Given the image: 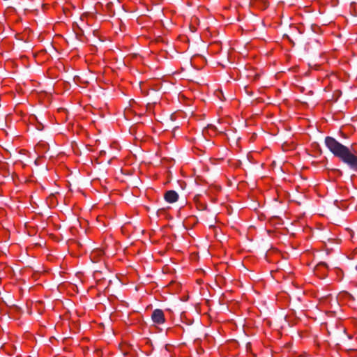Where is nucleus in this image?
<instances>
[{"label":"nucleus","mask_w":357,"mask_h":357,"mask_svg":"<svg viewBox=\"0 0 357 357\" xmlns=\"http://www.w3.org/2000/svg\"><path fill=\"white\" fill-rule=\"evenodd\" d=\"M325 144L334 156L347 164L350 168L357 170V156L351 149L340 143L334 137L327 136L324 139Z\"/></svg>","instance_id":"f257e3e1"},{"label":"nucleus","mask_w":357,"mask_h":357,"mask_svg":"<svg viewBox=\"0 0 357 357\" xmlns=\"http://www.w3.org/2000/svg\"><path fill=\"white\" fill-rule=\"evenodd\" d=\"M151 319L155 324H163L165 322V316L162 310L160 309L154 310L151 315Z\"/></svg>","instance_id":"f03ea898"},{"label":"nucleus","mask_w":357,"mask_h":357,"mask_svg":"<svg viewBox=\"0 0 357 357\" xmlns=\"http://www.w3.org/2000/svg\"><path fill=\"white\" fill-rule=\"evenodd\" d=\"M165 199L169 203H174L178 199V193L174 190H169L165 194Z\"/></svg>","instance_id":"7ed1b4c3"},{"label":"nucleus","mask_w":357,"mask_h":357,"mask_svg":"<svg viewBox=\"0 0 357 357\" xmlns=\"http://www.w3.org/2000/svg\"><path fill=\"white\" fill-rule=\"evenodd\" d=\"M251 3L252 5H255V6H257L258 3H263L262 8H265L267 7V4L264 0H252Z\"/></svg>","instance_id":"20e7f679"},{"label":"nucleus","mask_w":357,"mask_h":357,"mask_svg":"<svg viewBox=\"0 0 357 357\" xmlns=\"http://www.w3.org/2000/svg\"><path fill=\"white\" fill-rule=\"evenodd\" d=\"M3 30V24L2 22H0V34L2 33Z\"/></svg>","instance_id":"39448f33"},{"label":"nucleus","mask_w":357,"mask_h":357,"mask_svg":"<svg viewBox=\"0 0 357 357\" xmlns=\"http://www.w3.org/2000/svg\"><path fill=\"white\" fill-rule=\"evenodd\" d=\"M219 94L222 95V91H218V92H217V94H216V95H217V96H218V97H219Z\"/></svg>","instance_id":"423d86ee"},{"label":"nucleus","mask_w":357,"mask_h":357,"mask_svg":"<svg viewBox=\"0 0 357 357\" xmlns=\"http://www.w3.org/2000/svg\"><path fill=\"white\" fill-rule=\"evenodd\" d=\"M319 265H324V266H326V263L325 262H321L319 263Z\"/></svg>","instance_id":"0eeeda50"},{"label":"nucleus","mask_w":357,"mask_h":357,"mask_svg":"<svg viewBox=\"0 0 357 357\" xmlns=\"http://www.w3.org/2000/svg\"><path fill=\"white\" fill-rule=\"evenodd\" d=\"M347 295H348L349 297L352 298V296L350 294H347Z\"/></svg>","instance_id":"6e6552de"},{"label":"nucleus","mask_w":357,"mask_h":357,"mask_svg":"<svg viewBox=\"0 0 357 357\" xmlns=\"http://www.w3.org/2000/svg\"><path fill=\"white\" fill-rule=\"evenodd\" d=\"M208 128H213V126L211 125V126H208Z\"/></svg>","instance_id":"1a4fd4ad"}]
</instances>
